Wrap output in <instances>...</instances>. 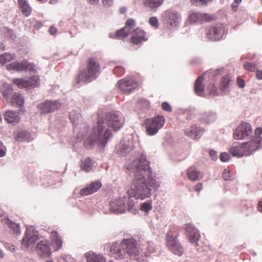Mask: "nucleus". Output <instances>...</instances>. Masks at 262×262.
I'll return each mask as SVG.
<instances>
[{
  "instance_id": "nucleus-53",
  "label": "nucleus",
  "mask_w": 262,
  "mask_h": 262,
  "mask_svg": "<svg viewBox=\"0 0 262 262\" xmlns=\"http://www.w3.org/2000/svg\"><path fill=\"white\" fill-rule=\"evenodd\" d=\"M5 34V36L9 38H13V31L11 29H9L7 28H3L2 30Z\"/></svg>"
},
{
  "instance_id": "nucleus-9",
  "label": "nucleus",
  "mask_w": 262,
  "mask_h": 262,
  "mask_svg": "<svg viewBox=\"0 0 262 262\" xmlns=\"http://www.w3.org/2000/svg\"><path fill=\"white\" fill-rule=\"evenodd\" d=\"M165 20L169 30H176L180 26L181 16L177 11L169 10L165 12Z\"/></svg>"
},
{
  "instance_id": "nucleus-15",
  "label": "nucleus",
  "mask_w": 262,
  "mask_h": 262,
  "mask_svg": "<svg viewBox=\"0 0 262 262\" xmlns=\"http://www.w3.org/2000/svg\"><path fill=\"white\" fill-rule=\"evenodd\" d=\"M38 81V76H32L27 80L20 78H14L12 80L13 82L20 89L37 86Z\"/></svg>"
},
{
  "instance_id": "nucleus-40",
  "label": "nucleus",
  "mask_w": 262,
  "mask_h": 262,
  "mask_svg": "<svg viewBox=\"0 0 262 262\" xmlns=\"http://www.w3.org/2000/svg\"><path fill=\"white\" fill-rule=\"evenodd\" d=\"M14 58V56L10 53H5L0 55V62L2 64L4 65L7 62L11 61Z\"/></svg>"
},
{
  "instance_id": "nucleus-57",
  "label": "nucleus",
  "mask_w": 262,
  "mask_h": 262,
  "mask_svg": "<svg viewBox=\"0 0 262 262\" xmlns=\"http://www.w3.org/2000/svg\"><path fill=\"white\" fill-rule=\"evenodd\" d=\"M102 3L104 6L110 7L112 6L114 0H102Z\"/></svg>"
},
{
  "instance_id": "nucleus-22",
  "label": "nucleus",
  "mask_w": 262,
  "mask_h": 262,
  "mask_svg": "<svg viewBox=\"0 0 262 262\" xmlns=\"http://www.w3.org/2000/svg\"><path fill=\"white\" fill-rule=\"evenodd\" d=\"M217 119V114L212 111L205 112L200 115L199 120L201 123L209 124L214 122Z\"/></svg>"
},
{
  "instance_id": "nucleus-62",
  "label": "nucleus",
  "mask_w": 262,
  "mask_h": 262,
  "mask_svg": "<svg viewBox=\"0 0 262 262\" xmlns=\"http://www.w3.org/2000/svg\"><path fill=\"white\" fill-rule=\"evenodd\" d=\"M6 248L9 249L11 251H14L15 250V247L14 245L9 244L6 245Z\"/></svg>"
},
{
  "instance_id": "nucleus-58",
  "label": "nucleus",
  "mask_w": 262,
  "mask_h": 262,
  "mask_svg": "<svg viewBox=\"0 0 262 262\" xmlns=\"http://www.w3.org/2000/svg\"><path fill=\"white\" fill-rule=\"evenodd\" d=\"M172 111V107L171 105L167 102L165 101V112H171Z\"/></svg>"
},
{
  "instance_id": "nucleus-2",
  "label": "nucleus",
  "mask_w": 262,
  "mask_h": 262,
  "mask_svg": "<svg viewBox=\"0 0 262 262\" xmlns=\"http://www.w3.org/2000/svg\"><path fill=\"white\" fill-rule=\"evenodd\" d=\"M124 121V117L118 111L107 114L104 119L99 116L97 126L89 129V127L84 125L77 134V140L78 142L84 140V146L89 149L95 145L103 147L112 136L111 129L118 130L123 126Z\"/></svg>"
},
{
  "instance_id": "nucleus-7",
  "label": "nucleus",
  "mask_w": 262,
  "mask_h": 262,
  "mask_svg": "<svg viewBox=\"0 0 262 262\" xmlns=\"http://www.w3.org/2000/svg\"><path fill=\"white\" fill-rule=\"evenodd\" d=\"M163 124L164 117L162 116H157L152 119H146L144 123L146 133L149 136L156 134Z\"/></svg>"
},
{
  "instance_id": "nucleus-16",
  "label": "nucleus",
  "mask_w": 262,
  "mask_h": 262,
  "mask_svg": "<svg viewBox=\"0 0 262 262\" xmlns=\"http://www.w3.org/2000/svg\"><path fill=\"white\" fill-rule=\"evenodd\" d=\"M36 251L41 258L48 257L51 255L50 244L47 240L39 241L36 246Z\"/></svg>"
},
{
  "instance_id": "nucleus-35",
  "label": "nucleus",
  "mask_w": 262,
  "mask_h": 262,
  "mask_svg": "<svg viewBox=\"0 0 262 262\" xmlns=\"http://www.w3.org/2000/svg\"><path fill=\"white\" fill-rule=\"evenodd\" d=\"M24 102V99L23 96L18 93H14L12 96L11 103L12 105L16 104L19 106L23 105Z\"/></svg>"
},
{
  "instance_id": "nucleus-11",
  "label": "nucleus",
  "mask_w": 262,
  "mask_h": 262,
  "mask_svg": "<svg viewBox=\"0 0 262 262\" xmlns=\"http://www.w3.org/2000/svg\"><path fill=\"white\" fill-rule=\"evenodd\" d=\"M38 238V231L35 229L33 226L28 227L22 239L21 245L24 248L28 249L31 245H34Z\"/></svg>"
},
{
  "instance_id": "nucleus-39",
  "label": "nucleus",
  "mask_w": 262,
  "mask_h": 262,
  "mask_svg": "<svg viewBox=\"0 0 262 262\" xmlns=\"http://www.w3.org/2000/svg\"><path fill=\"white\" fill-rule=\"evenodd\" d=\"M16 138L18 141L31 140L29 132L26 130H20L18 132Z\"/></svg>"
},
{
  "instance_id": "nucleus-59",
  "label": "nucleus",
  "mask_w": 262,
  "mask_h": 262,
  "mask_svg": "<svg viewBox=\"0 0 262 262\" xmlns=\"http://www.w3.org/2000/svg\"><path fill=\"white\" fill-rule=\"evenodd\" d=\"M203 189V185L202 183H199L194 186V190L196 191H200Z\"/></svg>"
},
{
  "instance_id": "nucleus-64",
  "label": "nucleus",
  "mask_w": 262,
  "mask_h": 262,
  "mask_svg": "<svg viewBox=\"0 0 262 262\" xmlns=\"http://www.w3.org/2000/svg\"><path fill=\"white\" fill-rule=\"evenodd\" d=\"M258 209L262 212V200H260L258 203Z\"/></svg>"
},
{
  "instance_id": "nucleus-34",
  "label": "nucleus",
  "mask_w": 262,
  "mask_h": 262,
  "mask_svg": "<svg viewBox=\"0 0 262 262\" xmlns=\"http://www.w3.org/2000/svg\"><path fill=\"white\" fill-rule=\"evenodd\" d=\"M5 224L8 226V227L12 231L13 234H15L16 235H18L20 234L21 229L19 227V225L18 224L13 222L12 221H11L9 219H7V220H6Z\"/></svg>"
},
{
  "instance_id": "nucleus-6",
  "label": "nucleus",
  "mask_w": 262,
  "mask_h": 262,
  "mask_svg": "<svg viewBox=\"0 0 262 262\" xmlns=\"http://www.w3.org/2000/svg\"><path fill=\"white\" fill-rule=\"evenodd\" d=\"M252 143V141H248L243 143L240 146L233 145L229 150V152L233 157L238 158L250 156L257 150L259 146L257 143H256V145H251Z\"/></svg>"
},
{
  "instance_id": "nucleus-46",
  "label": "nucleus",
  "mask_w": 262,
  "mask_h": 262,
  "mask_svg": "<svg viewBox=\"0 0 262 262\" xmlns=\"http://www.w3.org/2000/svg\"><path fill=\"white\" fill-rule=\"evenodd\" d=\"M148 23L151 27L154 29H157L159 27L158 19L156 17H151L148 20Z\"/></svg>"
},
{
  "instance_id": "nucleus-29",
  "label": "nucleus",
  "mask_w": 262,
  "mask_h": 262,
  "mask_svg": "<svg viewBox=\"0 0 262 262\" xmlns=\"http://www.w3.org/2000/svg\"><path fill=\"white\" fill-rule=\"evenodd\" d=\"M4 118L9 123H17L20 120L18 113L12 111L6 112Z\"/></svg>"
},
{
  "instance_id": "nucleus-13",
  "label": "nucleus",
  "mask_w": 262,
  "mask_h": 262,
  "mask_svg": "<svg viewBox=\"0 0 262 262\" xmlns=\"http://www.w3.org/2000/svg\"><path fill=\"white\" fill-rule=\"evenodd\" d=\"M120 90L124 94H128L137 88L138 84L134 79L125 78L118 82Z\"/></svg>"
},
{
  "instance_id": "nucleus-17",
  "label": "nucleus",
  "mask_w": 262,
  "mask_h": 262,
  "mask_svg": "<svg viewBox=\"0 0 262 262\" xmlns=\"http://www.w3.org/2000/svg\"><path fill=\"white\" fill-rule=\"evenodd\" d=\"M190 22L192 23L203 24L212 20V17L208 14L192 11L189 16Z\"/></svg>"
},
{
  "instance_id": "nucleus-63",
  "label": "nucleus",
  "mask_w": 262,
  "mask_h": 262,
  "mask_svg": "<svg viewBox=\"0 0 262 262\" xmlns=\"http://www.w3.org/2000/svg\"><path fill=\"white\" fill-rule=\"evenodd\" d=\"M91 5H97L99 3V0H88Z\"/></svg>"
},
{
  "instance_id": "nucleus-31",
  "label": "nucleus",
  "mask_w": 262,
  "mask_h": 262,
  "mask_svg": "<svg viewBox=\"0 0 262 262\" xmlns=\"http://www.w3.org/2000/svg\"><path fill=\"white\" fill-rule=\"evenodd\" d=\"M26 60L20 62H14L7 65L6 68L9 71H16L18 72L25 71Z\"/></svg>"
},
{
  "instance_id": "nucleus-10",
  "label": "nucleus",
  "mask_w": 262,
  "mask_h": 262,
  "mask_svg": "<svg viewBox=\"0 0 262 262\" xmlns=\"http://www.w3.org/2000/svg\"><path fill=\"white\" fill-rule=\"evenodd\" d=\"M110 206L111 211L115 213H122L126 210L129 211L132 210L128 208L127 195L111 202Z\"/></svg>"
},
{
  "instance_id": "nucleus-55",
  "label": "nucleus",
  "mask_w": 262,
  "mask_h": 262,
  "mask_svg": "<svg viewBox=\"0 0 262 262\" xmlns=\"http://www.w3.org/2000/svg\"><path fill=\"white\" fill-rule=\"evenodd\" d=\"M6 148L3 144L2 142H0V157H3L6 155Z\"/></svg>"
},
{
  "instance_id": "nucleus-30",
  "label": "nucleus",
  "mask_w": 262,
  "mask_h": 262,
  "mask_svg": "<svg viewBox=\"0 0 262 262\" xmlns=\"http://www.w3.org/2000/svg\"><path fill=\"white\" fill-rule=\"evenodd\" d=\"M262 134V127H257L255 130V135L253 136H251V140L249 141H252L251 145H256V143L258 144L259 146L257 147V150L260 149L261 145L262 137L260 135Z\"/></svg>"
},
{
  "instance_id": "nucleus-47",
  "label": "nucleus",
  "mask_w": 262,
  "mask_h": 262,
  "mask_svg": "<svg viewBox=\"0 0 262 262\" xmlns=\"http://www.w3.org/2000/svg\"><path fill=\"white\" fill-rule=\"evenodd\" d=\"M192 4L196 5H203L206 6L209 3H211L212 0H191Z\"/></svg>"
},
{
  "instance_id": "nucleus-1",
  "label": "nucleus",
  "mask_w": 262,
  "mask_h": 262,
  "mask_svg": "<svg viewBox=\"0 0 262 262\" xmlns=\"http://www.w3.org/2000/svg\"><path fill=\"white\" fill-rule=\"evenodd\" d=\"M132 167H134V177L131 188L126 193L129 210L134 206L135 200H143L149 197L152 191L158 190L161 183L159 178L153 174L149 162L144 155L135 161Z\"/></svg>"
},
{
  "instance_id": "nucleus-26",
  "label": "nucleus",
  "mask_w": 262,
  "mask_h": 262,
  "mask_svg": "<svg viewBox=\"0 0 262 262\" xmlns=\"http://www.w3.org/2000/svg\"><path fill=\"white\" fill-rule=\"evenodd\" d=\"M18 6L25 16L28 17L31 14L32 8L27 0H18Z\"/></svg>"
},
{
  "instance_id": "nucleus-33",
  "label": "nucleus",
  "mask_w": 262,
  "mask_h": 262,
  "mask_svg": "<svg viewBox=\"0 0 262 262\" xmlns=\"http://www.w3.org/2000/svg\"><path fill=\"white\" fill-rule=\"evenodd\" d=\"M51 237L53 246L55 247V250H58L62 246V242L58 236L57 232L54 231H52L51 233Z\"/></svg>"
},
{
  "instance_id": "nucleus-25",
  "label": "nucleus",
  "mask_w": 262,
  "mask_h": 262,
  "mask_svg": "<svg viewBox=\"0 0 262 262\" xmlns=\"http://www.w3.org/2000/svg\"><path fill=\"white\" fill-rule=\"evenodd\" d=\"M12 91V86L7 82L4 81H0V93L2 94L3 97L6 100L9 99Z\"/></svg>"
},
{
  "instance_id": "nucleus-44",
  "label": "nucleus",
  "mask_w": 262,
  "mask_h": 262,
  "mask_svg": "<svg viewBox=\"0 0 262 262\" xmlns=\"http://www.w3.org/2000/svg\"><path fill=\"white\" fill-rule=\"evenodd\" d=\"M244 67L247 71L252 72L257 70L256 64L250 62H245L244 64Z\"/></svg>"
},
{
  "instance_id": "nucleus-45",
  "label": "nucleus",
  "mask_w": 262,
  "mask_h": 262,
  "mask_svg": "<svg viewBox=\"0 0 262 262\" xmlns=\"http://www.w3.org/2000/svg\"><path fill=\"white\" fill-rule=\"evenodd\" d=\"M152 209V205L150 202H144L142 203L140 206V209L141 211L148 212L149 211L151 210Z\"/></svg>"
},
{
  "instance_id": "nucleus-42",
  "label": "nucleus",
  "mask_w": 262,
  "mask_h": 262,
  "mask_svg": "<svg viewBox=\"0 0 262 262\" xmlns=\"http://www.w3.org/2000/svg\"><path fill=\"white\" fill-rule=\"evenodd\" d=\"M69 118L73 125H75L78 122L80 116L77 111L73 110L70 112Z\"/></svg>"
},
{
  "instance_id": "nucleus-19",
  "label": "nucleus",
  "mask_w": 262,
  "mask_h": 262,
  "mask_svg": "<svg viewBox=\"0 0 262 262\" xmlns=\"http://www.w3.org/2000/svg\"><path fill=\"white\" fill-rule=\"evenodd\" d=\"M186 235L189 242L198 245V242L200 238L199 230L192 224H187L186 227Z\"/></svg>"
},
{
  "instance_id": "nucleus-36",
  "label": "nucleus",
  "mask_w": 262,
  "mask_h": 262,
  "mask_svg": "<svg viewBox=\"0 0 262 262\" xmlns=\"http://www.w3.org/2000/svg\"><path fill=\"white\" fill-rule=\"evenodd\" d=\"M231 80L228 75L225 76L221 79L220 89L222 93H224L229 87Z\"/></svg>"
},
{
  "instance_id": "nucleus-8",
  "label": "nucleus",
  "mask_w": 262,
  "mask_h": 262,
  "mask_svg": "<svg viewBox=\"0 0 262 262\" xmlns=\"http://www.w3.org/2000/svg\"><path fill=\"white\" fill-rule=\"evenodd\" d=\"M252 134V128L251 124L242 121L234 130L233 136L235 140H244L251 136Z\"/></svg>"
},
{
  "instance_id": "nucleus-4",
  "label": "nucleus",
  "mask_w": 262,
  "mask_h": 262,
  "mask_svg": "<svg viewBox=\"0 0 262 262\" xmlns=\"http://www.w3.org/2000/svg\"><path fill=\"white\" fill-rule=\"evenodd\" d=\"M100 72L98 61L94 58H90L88 63L87 68L81 71L77 77V81L90 82L96 79Z\"/></svg>"
},
{
  "instance_id": "nucleus-49",
  "label": "nucleus",
  "mask_w": 262,
  "mask_h": 262,
  "mask_svg": "<svg viewBox=\"0 0 262 262\" xmlns=\"http://www.w3.org/2000/svg\"><path fill=\"white\" fill-rule=\"evenodd\" d=\"M58 262H74V259L68 255L61 256L57 258Z\"/></svg>"
},
{
  "instance_id": "nucleus-54",
  "label": "nucleus",
  "mask_w": 262,
  "mask_h": 262,
  "mask_svg": "<svg viewBox=\"0 0 262 262\" xmlns=\"http://www.w3.org/2000/svg\"><path fill=\"white\" fill-rule=\"evenodd\" d=\"M209 154H210V156L211 159L213 161H216L217 159V158H218L217 153L215 150H214L213 149L210 150Z\"/></svg>"
},
{
  "instance_id": "nucleus-24",
  "label": "nucleus",
  "mask_w": 262,
  "mask_h": 262,
  "mask_svg": "<svg viewBox=\"0 0 262 262\" xmlns=\"http://www.w3.org/2000/svg\"><path fill=\"white\" fill-rule=\"evenodd\" d=\"M101 186V183L100 182H94L87 187L81 189L80 191V194L82 195H88L91 194L98 190Z\"/></svg>"
},
{
  "instance_id": "nucleus-41",
  "label": "nucleus",
  "mask_w": 262,
  "mask_h": 262,
  "mask_svg": "<svg viewBox=\"0 0 262 262\" xmlns=\"http://www.w3.org/2000/svg\"><path fill=\"white\" fill-rule=\"evenodd\" d=\"M92 160L90 158L85 159L81 165V168L86 172L90 171L92 169Z\"/></svg>"
},
{
  "instance_id": "nucleus-3",
  "label": "nucleus",
  "mask_w": 262,
  "mask_h": 262,
  "mask_svg": "<svg viewBox=\"0 0 262 262\" xmlns=\"http://www.w3.org/2000/svg\"><path fill=\"white\" fill-rule=\"evenodd\" d=\"M141 252V250L135 239H126L123 240L120 245L113 243L110 247V255L116 259L121 260L125 258V253L136 257Z\"/></svg>"
},
{
  "instance_id": "nucleus-20",
  "label": "nucleus",
  "mask_w": 262,
  "mask_h": 262,
  "mask_svg": "<svg viewBox=\"0 0 262 262\" xmlns=\"http://www.w3.org/2000/svg\"><path fill=\"white\" fill-rule=\"evenodd\" d=\"M204 130L202 127H198L195 124H193L189 128L184 129L185 134L193 139L200 138Z\"/></svg>"
},
{
  "instance_id": "nucleus-52",
  "label": "nucleus",
  "mask_w": 262,
  "mask_h": 262,
  "mask_svg": "<svg viewBox=\"0 0 262 262\" xmlns=\"http://www.w3.org/2000/svg\"><path fill=\"white\" fill-rule=\"evenodd\" d=\"M237 84L239 88L243 89L246 86L245 80L240 77H238L236 80Z\"/></svg>"
},
{
  "instance_id": "nucleus-14",
  "label": "nucleus",
  "mask_w": 262,
  "mask_h": 262,
  "mask_svg": "<svg viewBox=\"0 0 262 262\" xmlns=\"http://www.w3.org/2000/svg\"><path fill=\"white\" fill-rule=\"evenodd\" d=\"M134 147V145L132 140H123L116 146L115 150L120 156H125L129 154Z\"/></svg>"
},
{
  "instance_id": "nucleus-60",
  "label": "nucleus",
  "mask_w": 262,
  "mask_h": 262,
  "mask_svg": "<svg viewBox=\"0 0 262 262\" xmlns=\"http://www.w3.org/2000/svg\"><path fill=\"white\" fill-rule=\"evenodd\" d=\"M256 77L258 79L262 80V70H256Z\"/></svg>"
},
{
  "instance_id": "nucleus-51",
  "label": "nucleus",
  "mask_w": 262,
  "mask_h": 262,
  "mask_svg": "<svg viewBox=\"0 0 262 262\" xmlns=\"http://www.w3.org/2000/svg\"><path fill=\"white\" fill-rule=\"evenodd\" d=\"M230 157L229 155L226 152H222L220 155V160L222 162H226L230 159Z\"/></svg>"
},
{
  "instance_id": "nucleus-23",
  "label": "nucleus",
  "mask_w": 262,
  "mask_h": 262,
  "mask_svg": "<svg viewBox=\"0 0 262 262\" xmlns=\"http://www.w3.org/2000/svg\"><path fill=\"white\" fill-rule=\"evenodd\" d=\"M145 32L139 28L135 29L130 38L131 42L135 45H138L141 42L147 40V38H145Z\"/></svg>"
},
{
  "instance_id": "nucleus-56",
  "label": "nucleus",
  "mask_w": 262,
  "mask_h": 262,
  "mask_svg": "<svg viewBox=\"0 0 262 262\" xmlns=\"http://www.w3.org/2000/svg\"><path fill=\"white\" fill-rule=\"evenodd\" d=\"M25 64V71L28 70L29 71H33L34 70V65L33 63H29L28 61H26Z\"/></svg>"
},
{
  "instance_id": "nucleus-61",
  "label": "nucleus",
  "mask_w": 262,
  "mask_h": 262,
  "mask_svg": "<svg viewBox=\"0 0 262 262\" xmlns=\"http://www.w3.org/2000/svg\"><path fill=\"white\" fill-rule=\"evenodd\" d=\"M49 32L51 35H54L57 32V29L54 27H51L49 29Z\"/></svg>"
},
{
  "instance_id": "nucleus-48",
  "label": "nucleus",
  "mask_w": 262,
  "mask_h": 262,
  "mask_svg": "<svg viewBox=\"0 0 262 262\" xmlns=\"http://www.w3.org/2000/svg\"><path fill=\"white\" fill-rule=\"evenodd\" d=\"M138 105L140 107V108L143 109V111L144 112L148 110L149 108V101L146 100L141 101L139 102Z\"/></svg>"
},
{
  "instance_id": "nucleus-18",
  "label": "nucleus",
  "mask_w": 262,
  "mask_h": 262,
  "mask_svg": "<svg viewBox=\"0 0 262 262\" xmlns=\"http://www.w3.org/2000/svg\"><path fill=\"white\" fill-rule=\"evenodd\" d=\"M61 106L60 102L57 100L45 101L38 105L42 113H49L57 111Z\"/></svg>"
},
{
  "instance_id": "nucleus-21",
  "label": "nucleus",
  "mask_w": 262,
  "mask_h": 262,
  "mask_svg": "<svg viewBox=\"0 0 262 262\" xmlns=\"http://www.w3.org/2000/svg\"><path fill=\"white\" fill-rule=\"evenodd\" d=\"M136 25L135 21L133 19H128L125 24V26L116 32L117 37L121 38L127 36L130 33V30Z\"/></svg>"
},
{
  "instance_id": "nucleus-32",
  "label": "nucleus",
  "mask_w": 262,
  "mask_h": 262,
  "mask_svg": "<svg viewBox=\"0 0 262 262\" xmlns=\"http://www.w3.org/2000/svg\"><path fill=\"white\" fill-rule=\"evenodd\" d=\"M163 2V0H142L143 6L149 8L151 10H155L160 6Z\"/></svg>"
},
{
  "instance_id": "nucleus-43",
  "label": "nucleus",
  "mask_w": 262,
  "mask_h": 262,
  "mask_svg": "<svg viewBox=\"0 0 262 262\" xmlns=\"http://www.w3.org/2000/svg\"><path fill=\"white\" fill-rule=\"evenodd\" d=\"M222 175L225 181H231L234 179V175L231 173L230 170L228 169H225Z\"/></svg>"
},
{
  "instance_id": "nucleus-50",
  "label": "nucleus",
  "mask_w": 262,
  "mask_h": 262,
  "mask_svg": "<svg viewBox=\"0 0 262 262\" xmlns=\"http://www.w3.org/2000/svg\"><path fill=\"white\" fill-rule=\"evenodd\" d=\"M211 88L209 90V93L210 95H213L214 96H218L219 95V92L218 91L217 88L215 86L214 83H211Z\"/></svg>"
},
{
  "instance_id": "nucleus-37",
  "label": "nucleus",
  "mask_w": 262,
  "mask_h": 262,
  "mask_svg": "<svg viewBox=\"0 0 262 262\" xmlns=\"http://www.w3.org/2000/svg\"><path fill=\"white\" fill-rule=\"evenodd\" d=\"M199 174L200 172L194 167H191L188 169L187 175L191 180L197 181L200 180Z\"/></svg>"
},
{
  "instance_id": "nucleus-28",
  "label": "nucleus",
  "mask_w": 262,
  "mask_h": 262,
  "mask_svg": "<svg viewBox=\"0 0 262 262\" xmlns=\"http://www.w3.org/2000/svg\"><path fill=\"white\" fill-rule=\"evenodd\" d=\"M87 262H105V258L100 254H96L92 251L85 254Z\"/></svg>"
},
{
  "instance_id": "nucleus-38",
  "label": "nucleus",
  "mask_w": 262,
  "mask_h": 262,
  "mask_svg": "<svg viewBox=\"0 0 262 262\" xmlns=\"http://www.w3.org/2000/svg\"><path fill=\"white\" fill-rule=\"evenodd\" d=\"M223 69H218L216 70L210 69L208 71H206L204 74V76L205 77H207L210 80H214V78L221 74Z\"/></svg>"
},
{
  "instance_id": "nucleus-5",
  "label": "nucleus",
  "mask_w": 262,
  "mask_h": 262,
  "mask_svg": "<svg viewBox=\"0 0 262 262\" xmlns=\"http://www.w3.org/2000/svg\"><path fill=\"white\" fill-rule=\"evenodd\" d=\"M178 233L175 229L169 230L166 236V246L172 253L181 256L184 252V249L178 239Z\"/></svg>"
},
{
  "instance_id": "nucleus-12",
  "label": "nucleus",
  "mask_w": 262,
  "mask_h": 262,
  "mask_svg": "<svg viewBox=\"0 0 262 262\" xmlns=\"http://www.w3.org/2000/svg\"><path fill=\"white\" fill-rule=\"evenodd\" d=\"M224 32V27L223 24H216L208 31L206 36L212 41L220 40L223 38Z\"/></svg>"
},
{
  "instance_id": "nucleus-27",
  "label": "nucleus",
  "mask_w": 262,
  "mask_h": 262,
  "mask_svg": "<svg viewBox=\"0 0 262 262\" xmlns=\"http://www.w3.org/2000/svg\"><path fill=\"white\" fill-rule=\"evenodd\" d=\"M204 76L202 75L198 77L194 83V92L199 96H204L205 85L203 84Z\"/></svg>"
}]
</instances>
